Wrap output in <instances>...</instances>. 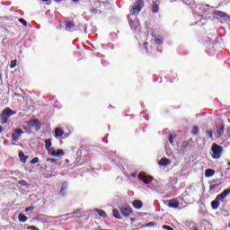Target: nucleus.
I'll list each match as a JSON object with an SVG mask.
<instances>
[{
    "instance_id": "nucleus-35",
    "label": "nucleus",
    "mask_w": 230,
    "mask_h": 230,
    "mask_svg": "<svg viewBox=\"0 0 230 230\" xmlns=\"http://www.w3.org/2000/svg\"><path fill=\"white\" fill-rule=\"evenodd\" d=\"M59 218H61V220H69V214L61 215Z\"/></svg>"
},
{
    "instance_id": "nucleus-40",
    "label": "nucleus",
    "mask_w": 230,
    "mask_h": 230,
    "mask_svg": "<svg viewBox=\"0 0 230 230\" xmlns=\"http://www.w3.org/2000/svg\"><path fill=\"white\" fill-rule=\"evenodd\" d=\"M27 229L28 230H40V229H39V227H37L35 226H27Z\"/></svg>"
},
{
    "instance_id": "nucleus-7",
    "label": "nucleus",
    "mask_w": 230,
    "mask_h": 230,
    "mask_svg": "<svg viewBox=\"0 0 230 230\" xmlns=\"http://www.w3.org/2000/svg\"><path fill=\"white\" fill-rule=\"evenodd\" d=\"M55 137H62V139H66V137H69V134L65 133L64 129L58 128L55 129Z\"/></svg>"
},
{
    "instance_id": "nucleus-38",
    "label": "nucleus",
    "mask_w": 230,
    "mask_h": 230,
    "mask_svg": "<svg viewBox=\"0 0 230 230\" xmlns=\"http://www.w3.org/2000/svg\"><path fill=\"white\" fill-rule=\"evenodd\" d=\"M75 215H82L84 213V209L82 208H77L75 211H74Z\"/></svg>"
},
{
    "instance_id": "nucleus-19",
    "label": "nucleus",
    "mask_w": 230,
    "mask_h": 230,
    "mask_svg": "<svg viewBox=\"0 0 230 230\" xmlns=\"http://www.w3.org/2000/svg\"><path fill=\"white\" fill-rule=\"evenodd\" d=\"M220 207V199H217V198L211 201V208L214 210L218 209V208Z\"/></svg>"
},
{
    "instance_id": "nucleus-34",
    "label": "nucleus",
    "mask_w": 230,
    "mask_h": 230,
    "mask_svg": "<svg viewBox=\"0 0 230 230\" xmlns=\"http://www.w3.org/2000/svg\"><path fill=\"white\" fill-rule=\"evenodd\" d=\"M16 66H17V60L16 59L12 60L10 63V68L13 69V67H15Z\"/></svg>"
},
{
    "instance_id": "nucleus-30",
    "label": "nucleus",
    "mask_w": 230,
    "mask_h": 230,
    "mask_svg": "<svg viewBox=\"0 0 230 230\" xmlns=\"http://www.w3.org/2000/svg\"><path fill=\"white\" fill-rule=\"evenodd\" d=\"M47 162L55 163L57 166H60V164H61L60 163H57V159H55V158H48Z\"/></svg>"
},
{
    "instance_id": "nucleus-16",
    "label": "nucleus",
    "mask_w": 230,
    "mask_h": 230,
    "mask_svg": "<svg viewBox=\"0 0 230 230\" xmlns=\"http://www.w3.org/2000/svg\"><path fill=\"white\" fill-rule=\"evenodd\" d=\"M66 30L67 31H73L75 30V22L67 21L65 22Z\"/></svg>"
},
{
    "instance_id": "nucleus-41",
    "label": "nucleus",
    "mask_w": 230,
    "mask_h": 230,
    "mask_svg": "<svg viewBox=\"0 0 230 230\" xmlns=\"http://www.w3.org/2000/svg\"><path fill=\"white\" fill-rule=\"evenodd\" d=\"M168 141H169L170 145H173V137H172V135L169 136Z\"/></svg>"
},
{
    "instance_id": "nucleus-49",
    "label": "nucleus",
    "mask_w": 230,
    "mask_h": 230,
    "mask_svg": "<svg viewBox=\"0 0 230 230\" xmlns=\"http://www.w3.org/2000/svg\"><path fill=\"white\" fill-rule=\"evenodd\" d=\"M2 82H3V76L0 74V84H1Z\"/></svg>"
},
{
    "instance_id": "nucleus-31",
    "label": "nucleus",
    "mask_w": 230,
    "mask_h": 230,
    "mask_svg": "<svg viewBox=\"0 0 230 230\" xmlns=\"http://www.w3.org/2000/svg\"><path fill=\"white\" fill-rule=\"evenodd\" d=\"M218 186H220V184H218V183L210 185L209 186L210 191H215V190H217L218 188Z\"/></svg>"
},
{
    "instance_id": "nucleus-27",
    "label": "nucleus",
    "mask_w": 230,
    "mask_h": 230,
    "mask_svg": "<svg viewBox=\"0 0 230 230\" xmlns=\"http://www.w3.org/2000/svg\"><path fill=\"white\" fill-rule=\"evenodd\" d=\"M18 220L19 222H26L28 220V217H26L24 214H19Z\"/></svg>"
},
{
    "instance_id": "nucleus-39",
    "label": "nucleus",
    "mask_w": 230,
    "mask_h": 230,
    "mask_svg": "<svg viewBox=\"0 0 230 230\" xmlns=\"http://www.w3.org/2000/svg\"><path fill=\"white\" fill-rule=\"evenodd\" d=\"M37 163H39V157H34L31 161V164H37Z\"/></svg>"
},
{
    "instance_id": "nucleus-33",
    "label": "nucleus",
    "mask_w": 230,
    "mask_h": 230,
    "mask_svg": "<svg viewBox=\"0 0 230 230\" xmlns=\"http://www.w3.org/2000/svg\"><path fill=\"white\" fill-rule=\"evenodd\" d=\"M199 134V127L194 126L192 128V135L197 136Z\"/></svg>"
},
{
    "instance_id": "nucleus-9",
    "label": "nucleus",
    "mask_w": 230,
    "mask_h": 230,
    "mask_svg": "<svg viewBox=\"0 0 230 230\" xmlns=\"http://www.w3.org/2000/svg\"><path fill=\"white\" fill-rule=\"evenodd\" d=\"M31 127L36 130V132H39L40 128H42V122L39 119L31 120Z\"/></svg>"
},
{
    "instance_id": "nucleus-47",
    "label": "nucleus",
    "mask_w": 230,
    "mask_h": 230,
    "mask_svg": "<svg viewBox=\"0 0 230 230\" xmlns=\"http://www.w3.org/2000/svg\"><path fill=\"white\" fill-rule=\"evenodd\" d=\"M147 47H148V42H144V48L146 49Z\"/></svg>"
},
{
    "instance_id": "nucleus-42",
    "label": "nucleus",
    "mask_w": 230,
    "mask_h": 230,
    "mask_svg": "<svg viewBox=\"0 0 230 230\" xmlns=\"http://www.w3.org/2000/svg\"><path fill=\"white\" fill-rule=\"evenodd\" d=\"M33 209H35V207H29L25 208V213H29V211H33Z\"/></svg>"
},
{
    "instance_id": "nucleus-62",
    "label": "nucleus",
    "mask_w": 230,
    "mask_h": 230,
    "mask_svg": "<svg viewBox=\"0 0 230 230\" xmlns=\"http://www.w3.org/2000/svg\"><path fill=\"white\" fill-rule=\"evenodd\" d=\"M227 166H230V163L227 164Z\"/></svg>"
},
{
    "instance_id": "nucleus-48",
    "label": "nucleus",
    "mask_w": 230,
    "mask_h": 230,
    "mask_svg": "<svg viewBox=\"0 0 230 230\" xmlns=\"http://www.w3.org/2000/svg\"><path fill=\"white\" fill-rule=\"evenodd\" d=\"M56 175H57V172H55L54 174H49L48 177H56Z\"/></svg>"
},
{
    "instance_id": "nucleus-4",
    "label": "nucleus",
    "mask_w": 230,
    "mask_h": 230,
    "mask_svg": "<svg viewBox=\"0 0 230 230\" xmlns=\"http://www.w3.org/2000/svg\"><path fill=\"white\" fill-rule=\"evenodd\" d=\"M143 6H145V0H137L130 10L131 15H137L143 10Z\"/></svg>"
},
{
    "instance_id": "nucleus-52",
    "label": "nucleus",
    "mask_w": 230,
    "mask_h": 230,
    "mask_svg": "<svg viewBox=\"0 0 230 230\" xmlns=\"http://www.w3.org/2000/svg\"><path fill=\"white\" fill-rule=\"evenodd\" d=\"M61 1H64V0H55L56 3H61Z\"/></svg>"
},
{
    "instance_id": "nucleus-61",
    "label": "nucleus",
    "mask_w": 230,
    "mask_h": 230,
    "mask_svg": "<svg viewBox=\"0 0 230 230\" xmlns=\"http://www.w3.org/2000/svg\"><path fill=\"white\" fill-rule=\"evenodd\" d=\"M51 3V1H49V3H47V4H49Z\"/></svg>"
},
{
    "instance_id": "nucleus-45",
    "label": "nucleus",
    "mask_w": 230,
    "mask_h": 230,
    "mask_svg": "<svg viewBox=\"0 0 230 230\" xmlns=\"http://www.w3.org/2000/svg\"><path fill=\"white\" fill-rule=\"evenodd\" d=\"M131 177H133V179H136V177H137V172H132Z\"/></svg>"
},
{
    "instance_id": "nucleus-2",
    "label": "nucleus",
    "mask_w": 230,
    "mask_h": 230,
    "mask_svg": "<svg viewBox=\"0 0 230 230\" xmlns=\"http://www.w3.org/2000/svg\"><path fill=\"white\" fill-rule=\"evenodd\" d=\"M15 114H17V111L12 110L10 107L4 109L0 115L1 124L6 125L8 119H10L12 116H15Z\"/></svg>"
},
{
    "instance_id": "nucleus-21",
    "label": "nucleus",
    "mask_w": 230,
    "mask_h": 230,
    "mask_svg": "<svg viewBox=\"0 0 230 230\" xmlns=\"http://www.w3.org/2000/svg\"><path fill=\"white\" fill-rule=\"evenodd\" d=\"M94 211L95 213H98L99 217H102V218H107V213H105L104 210L95 208Z\"/></svg>"
},
{
    "instance_id": "nucleus-55",
    "label": "nucleus",
    "mask_w": 230,
    "mask_h": 230,
    "mask_svg": "<svg viewBox=\"0 0 230 230\" xmlns=\"http://www.w3.org/2000/svg\"><path fill=\"white\" fill-rule=\"evenodd\" d=\"M14 95H15V96H21V94H19V93H14Z\"/></svg>"
},
{
    "instance_id": "nucleus-50",
    "label": "nucleus",
    "mask_w": 230,
    "mask_h": 230,
    "mask_svg": "<svg viewBox=\"0 0 230 230\" xmlns=\"http://www.w3.org/2000/svg\"><path fill=\"white\" fill-rule=\"evenodd\" d=\"M230 168L226 169V173H229Z\"/></svg>"
},
{
    "instance_id": "nucleus-43",
    "label": "nucleus",
    "mask_w": 230,
    "mask_h": 230,
    "mask_svg": "<svg viewBox=\"0 0 230 230\" xmlns=\"http://www.w3.org/2000/svg\"><path fill=\"white\" fill-rule=\"evenodd\" d=\"M181 147L188 148V141H183Z\"/></svg>"
},
{
    "instance_id": "nucleus-6",
    "label": "nucleus",
    "mask_w": 230,
    "mask_h": 230,
    "mask_svg": "<svg viewBox=\"0 0 230 230\" xmlns=\"http://www.w3.org/2000/svg\"><path fill=\"white\" fill-rule=\"evenodd\" d=\"M22 134H24V131H22V129L21 128L14 129L13 133L11 136L12 140L14 142L19 141V138L22 136Z\"/></svg>"
},
{
    "instance_id": "nucleus-15",
    "label": "nucleus",
    "mask_w": 230,
    "mask_h": 230,
    "mask_svg": "<svg viewBox=\"0 0 230 230\" xmlns=\"http://www.w3.org/2000/svg\"><path fill=\"white\" fill-rule=\"evenodd\" d=\"M140 181H141L142 182H144V184H152V181H154V180H153L152 177H150V176L142 175V176L140 177Z\"/></svg>"
},
{
    "instance_id": "nucleus-8",
    "label": "nucleus",
    "mask_w": 230,
    "mask_h": 230,
    "mask_svg": "<svg viewBox=\"0 0 230 230\" xmlns=\"http://www.w3.org/2000/svg\"><path fill=\"white\" fill-rule=\"evenodd\" d=\"M213 15H215V17H220L221 19H225V21L230 22V16L222 11H214Z\"/></svg>"
},
{
    "instance_id": "nucleus-59",
    "label": "nucleus",
    "mask_w": 230,
    "mask_h": 230,
    "mask_svg": "<svg viewBox=\"0 0 230 230\" xmlns=\"http://www.w3.org/2000/svg\"><path fill=\"white\" fill-rule=\"evenodd\" d=\"M214 182H218V180H214Z\"/></svg>"
},
{
    "instance_id": "nucleus-3",
    "label": "nucleus",
    "mask_w": 230,
    "mask_h": 230,
    "mask_svg": "<svg viewBox=\"0 0 230 230\" xmlns=\"http://www.w3.org/2000/svg\"><path fill=\"white\" fill-rule=\"evenodd\" d=\"M223 151H224V147H222V146H218L217 144H213L211 146L212 158L220 159V157L222 156Z\"/></svg>"
},
{
    "instance_id": "nucleus-51",
    "label": "nucleus",
    "mask_w": 230,
    "mask_h": 230,
    "mask_svg": "<svg viewBox=\"0 0 230 230\" xmlns=\"http://www.w3.org/2000/svg\"><path fill=\"white\" fill-rule=\"evenodd\" d=\"M130 221H131V222H136L135 217H131V218H130Z\"/></svg>"
},
{
    "instance_id": "nucleus-60",
    "label": "nucleus",
    "mask_w": 230,
    "mask_h": 230,
    "mask_svg": "<svg viewBox=\"0 0 230 230\" xmlns=\"http://www.w3.org/2000/svg\"><path fill=\"white\" fill-rule=\"evenodd\" d=\"M194 230H199V228L195 227Z\"/></svg>"
},
{
    "instance_id": "nucleus-32",
    "label": "nucleus",
    "mask_w": 230,
    "mask_h": 230,
    "mask_svg": "<svg viewBox=\"0 0 230 230\" xmlns=\"http://www.w3.org/2000/svg\"><path fill=\"white\" fill-rule=\"evenodd\" d=\"M68 218H82V217L75 216V212L68 213Z\"/></svg>"
},
{
    "instance_id": "nucleus-20",
    "label": "nucleus",
    "mask_w": 230,
    "mask_h": 230,
    "mask_svg": "<svg viewBox=\"0 0 230 230\" xmlns=\"http://www.w3.org/2000/svg\"><path fill=\"white\" fill-rule=\"evenodd\" d=\"M114 218H117L118 220H121L123 217H121V214H119V210L117 208H113L112 210Z\"/></svg>"
},
{
    "instance_id": "nucleus-13",
    "label": "nucleus",
    "mask_w": 230,
    "mask_h": 230,
    "mask_svg": "<svg viewBox=\"0 0 230 230\" xmlns=\"http://www.w3.org/2000/svg\"><path fill=\"white\" fill-rule=\"evenodd\" d=\"M229 194H230V190L226 189L216 197L217 200H224V199H226V197H227V195Z\"/></svg>"
},
{
    "instance_id": "nucleus-25",
    "label": "nucleus",
    "mask_w": 230,
    "mask_h": 230,
    "mask_svg": "<svg viewBox=\"0 0 230 230\" xmlns=\"http://www.w3.org/2000/svg\"><path fill=\"white\" fill-rule=\"evenodd\" d=\"M155 44H158L159 46H161V44H163V37L159 36V35L155 36Z\"/></svg>"
},
{
    "instance_id": "nucleus-53",
    "label": "nucleus",
    "mask_w": 230,
    "mask_h": 230,
    "mask_svg": "<svg viewBox=\"0 0 230 230\" xmlns=\"http://www.w3.org/2000/svg\"><path fill=\"white\" fill-rule=\"evenodd\" d=\"M1 132H3V128H2V126H0V134H1Z\"/></svg>"
},
{
    "instance_id": "nucleus-57",
    "label": "nucleus",
    "mask_w": 230,
    "mask_h": 230,
    "mask_svg": "<svg viewBox=\"0 0 230 230\" xmlns=\"http://www.w3.org/2000/svg\"><path fill=\"white\" fill-rule=\"evenodd\" d=\"M2 4H7V5H10V4H6V3H3Z\"/></svg>"
},
{
    "instance_id": "nucleus-22",
    "label": "nucleus",
    "mask_w": 230,
    "mask_h": 230,
    "mask_svg": "<svg viewBox=\"0 0 230 230\" xmlns=\"http://www.w3.org/2000/svg\"><path fill=\"white\" fill-rule=\"evenodd\" d=\"M51 139L48 138L45 140V148L48 150V152H51Z\"/></svg>"
},
{
    "instance_id": "nucleus-10",
    "label": "nucleus",
    "mask_w": 230,
    "mask_h": 230,
    "mask_svg": "<svg viewBox=\"0 0 230 230\" xmlns=\"http://www.w3.org/2000/svg\"><path fill=\"white\" fill-rule=\"evenodd\" d=\"M129 26L133 31H137L140 26L139 20L135 19V21H129Z\"/></svg>"
},
{
    "instance_id": "nucleus-23",
    "label": "nucleus",
    "mask_w": 230,
    "mask_h": 230,
    "mask_svg": "<svg viewBox=\"0 0 230 230\" xmlns=\"http://www.w3.org/2000/svg\"><path fill=\"white\" fill-rule=\"evenodd\" d=\"M213 175H215V170H213V169H207L205 171V177L209 178V177H213Z\"/></svg>"
},
{
    "instance_id": "nucleus-14",
    "label": "nucleus",
    "mask_w": 230,
    "mask_h": 230,
    "mask_svg": "<svg viewBox=\"0 0 230 230\" xmlns=\"http://www.w3.org/2000/svg\"><path fill=\"white\" fill-rule=\"evenodd\" d=\"M167 203L168 208H172L173 209H177L179 207V200L176 199L168 200Z\"/></svg>"
},
{
    "instance_id": "nucleus-12",
    "label": "nucleus",
    "mask_w": 230,
    "mask_h": 230,
    "mask_svg": "<svg viewBox=\"0 0 230 230\" xmlns=\"http://www.w3.org/2000/svg\"><path fill=\"white\" fill-rule=\"evenodd\" d=\"M67 181H64L61 185V189L59 191V195H61V197H66V195H67Z\"/></svg>"
},
{
    "instance_id": "nucleus-36",
    "label": "nucleus",
    "mask_w": 230,
    "mask_h": 230,
    "mask_svg": "<svg viewBox=\"0 0 230 230\" xmlns=\"http://www.w3.org/2000/svg\"><path fill=\"white\" fill-rule=\"evenodd\" d=\"M18 21L22 24V26H28V22H26V20L20 18Z\"/></svg>"
},
{
    "instance_id": "nucleus-28",
    "label": "nucleus",
    "mask_w": 230,
    "mask_h": 230,
    "mask_svg": "<svg viewBox=\"0 0 230 230\" xmlns=\"http://www.w3.org/2000/svg\"><path fill=\"white\" fill-rule=\"evenodd\" d=\"M19 184H20L21 186H24L25 188H30V183H28V181H24V180H21V181H19Z\"/></svg>"
},
{
    "instance_id": "nucleus-24",
    "label": "nucleus",
    "mask_w": 230,
    "mask_h": 230,
    "mask_svg": "<svg viewBox=\"0 0 230 230\" xmlns=\"http://www.w3.org/2000/svg\"><path fill=\"white\" fill-rule=\"evenodd\" d=\"M19 157H20L21 163H26L28 161V156L24 155V153L22 152L19 153Z\"/></svg>"
},
{
    "instance_id": "nucleus-37",
    "label": "nucleus",
    "mask_w": 230,
    "mask_h": 230,
    "mask_svg": "<svg viewBox=\"0 0 230 230\" xmlns=\"http://www.w3.org/2000/svg\"><path fill=\"white\" fill-rule=\"evenodd\" d=\"M206 134L209 137V139H213V131L212 130H207Z\"/></svg>"
},
{
    "instance_id": "nucleus-44",
    "label": "nucleus",
    "mask_w": 230,
    "mask_h": 230,
    "mask_svg": "<svg viewBox=\"0 0 230 230\" xmlns=\"http://www.w3.org/2000/svg\"><path fill=\"white\" fill-rule=\"evenodd\" d=\"M152 226H155L154 222H149L146 225V227H152Z\"/></svg>"
},
{
    "instance_id": "nucleus-18",
    "label": "nucleus",
    "mask_w": 230,
    "mask_h": 230,
    "mask_svg": "<svg viewBox=\"0 0 230 230\" xmlns=\"http://www.w3.org/2000/svg\"><path fill=\"white\" fill-rule=\"evenodd\" d=\"M171 163H172V161H170V159H168V158H162L158 162V164H160V166H168V165H170Z\"/></svg>"
},
{
    "instance_id": "nucleus-56",
    "label": "nucleus",
    "mask_w": 230,
    "mask_h": 230,
    "mask_svg": "<svg viewBox=\"0 0 230 230\" xmlns=\"http://www.w3.org/2000/svg\"><path fill=\"white\" fill-rule=\"evenodd\" d=\"M72 1H74V3H78V0H72Z\"/></svg>"
},
{
    "instance_id": "nucleus-58",
    "label": "nucleus",
    "mask_w": 230,
    "mask_h": 230,
    "mask_svg": "<svg viewBox=\"0 0 230 230\" xmlns=\"http://www.w3.org/2000/svg\"><path fill=\"white\" fill-rule=\"evenodd\" d=\"M44 3H46V2H48V1H49V0H42Z\"/></svg>"
},
{
    "instance_id": "nucleus-29",
    "label": "nucleus",
    "mask_w": 230,
    "mask_h": 230,
    "mask_svg": "<svg viewBox=\"0 0 230 230\" xmlns=\"http://www.w3.org/2000/svg\"><path fill=\"white\" fill-rule=\"evenodd\" d=\"M152 12L153 13H157V12H159V5H157V4H153Z\"/></svg>"
},
{
    "instance_id": "nucleus-11",
    "label": "nucleus",
    "mask_w": 230,
    "mask_h": 230,
    "mask_svg": "<svg viewBox=\"0 0 230 230\" xmlns=\"http://www.w3.org/2000/svg\"><path fill=\"white\" fill-rule=\"evenodd\" d=\"M50 155H52V157H62V155H64V150L62 149H58L57 151H55V148H50Z\"/></svg>"
},
{
    "instance_id": "nucleus-5",
    "label": "nucleus",
    "mask_w": 230,
    "mask_h": 230,
    "mask_svg": "<svg viewBox=\"0 0 230 230\" xmlns=\"http://www.w3.org/2000/svg\"><path fill=\"white\" fill-rule=\"evenodd\" d=\"M119 211L123 217H130L133 213L132 208L129 206H121L119 207Z\"/></svg>"
},
{
    "instance_id": "nucleus-1",
    "label": "nucleus",
    "mask_w": 230,
    "mask_h": 230,
    "mask_svg": "<svg viewBox=\"0 0 230 230\" xmlns=\"http://www.w3.org/2000/svg\"><path fill=\"white\" fill-rule=\"evenodd\" d=\"M184 4H187V6H190L192 10L196 13H206V15H209V13H213L214 7H212L209 4H196L194 9L193 5L195 4V0H182Z\"/></svg>"
},
{
    "instance_id": "nucleus-17",
    "label": "nucleus",
    "mask_w": 230,
    "mask_h": 230,
    "mask_svg": "<svg viewBox=\"0 0 230 230\" xmlns=\"http://www.w3.org/2000/svg\"><path fill=\"white\" fill-rule=\"evenodd\" d=\"M132 206L135 208V209H141V208H143V201L136 199L133 201Z\"/></svg>"
},
{
    "instance_id": "nucleus-54",
    "label": "nucleus",
    "mask_w": 230,
    "mask_h": 230,
    "mask_svg": "<svg viewBox=\"0 0 230 230\" xmlns=\"http://www.w3.org/2000/svg\"><path fill=\"white\" fill-rule=\"evenodd\" d=\"M12 145H13V146H15V145H17V144H15V142H12Z\"/></svg>"
},
{
    "instance_id": "nucleus-46",
    "label": "nucleus",
    "mask_w": 230,
    "mask_h": 230,
    "mask_svg": "<svg viewBox=\"0 0 230 230\" xmlns=\"http://www.w3.org/2000/svg\"><path fill=\"white\" fill-rule=\"evenodd\" d=\"M96 12H98V10H96L95 8H93V9L91 10V13H96Z\"/></svg>"
},
{
    "instance_id": "nucleus-26",
    "label": "nucleus",
    "mask_w": 230,
    "mask_h": 230,
    "mask_svg": "<svg viewBox=\"0 0 230 230\" xmlns=\"http://www.w3.org/2000/svg\"><path fill=\"white\" fill-rule=\"evenodd\" d=\"M217 137H222L224 136V126H221L217 129Z\"/></svg>"
}]
</instances>
